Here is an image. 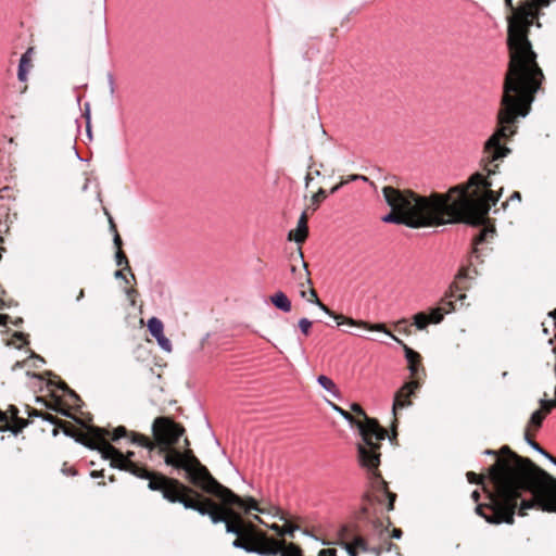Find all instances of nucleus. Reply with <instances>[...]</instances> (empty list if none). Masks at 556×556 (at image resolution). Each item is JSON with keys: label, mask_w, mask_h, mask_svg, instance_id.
I'll list each match as a JSON object with an SVG mask.
<instances>
[{"label": "nucleus", "mask_w": 556, "mask_h": 556, "mask_svg": "<svg viewBox=\"0 0 556 556\" xmlns=\"http://www.w3.org/2000/svg\"><path fill=\"white\" fill-rule=\"evenodd\" d=\"M541 455L546 457L549 460V457H553L551 454H548L545 450L542 448V452H539Z\"/></svg>", "instance_id": "4d7b16f0"}, {"label": "nucleus", "mask_w": 556, "mask_h": 556, "mask_svg": "<svg viewBox=\"0 0 556 556\" xmlns=\"http://www.w3.org/2000/svg\"><path fill=\"white\" fill-rule=\"evenodd\" d=\"M28 425V421L22 418H17L15 420V429L13 430L14 433L17 431H21L23 428H25Z\"/></svg>", "instance_id": "79ce46f5"}, {"label": "nucleus", "mask_w": 556, "mask_h": 556, "mask_svg": "<svg viewBox=\"0 0 556 556\" xmlns=\"http://www.w3.org/2000/svg\"><path fill=\"white\" fill-rule=\"evenodd\" d=\"M148 488L151 491L161 492L163 497L170 503H180L184 505V502H187L190 494H194L197 497H200L199 493L191 488L185 485L177 479L167 478L163 475H159V477L150 479Z\"/></svg>", "instance_id": "0eeeda50"}, {"label": "nucleus", "mask_w": 556, "mask_h": 556, "mask_svg": "<svg viewBox=\"0 0 556 556\" xmlns=\"http://www.w3.org/2000/svg\"><path fill=\"white\" fill-rule=\"evenodd\" d=\"M327 198V193L324 189H319L313 197H312V204L316 208L321 201H324Z\"/></svg>", "instance_id": "473e14b6"}, {"label": "nucleus", "mask_w": 556, "mask_h": 556, "mask_svg": "<svg viewBox=\"0 0 556 556\" xmlns=\"http://www.w3.org/2000/svg\"><path fill=\"white\" fill-rule=\"evenodd\" d=\"M351 409L364 417V421L355 419L354 422L363 439V444H358L359 463L369 471H375L380 464L379 443L386 439L387 430L376 419L368 417L359 404L353 403Z\"/></svg>", "instance_id": "39448f33"}, {"label": "nucleus", "mask_w": 556, "mask_h": 556, "mask_svg": "<svg viewBox=\"0 0 556 556\" xmlns=\"http://www.w3.org/2000/svg\"><path fill=\"white\" fill-rule=\"evenodd\" d=\"M298 253H299V257L301 260H303V254H302V250L301 249H298ZM302 264H303V271H299V280H300V286H303L304 282L302 281L303 279L307 282V283H311V280L308 278V271L306 269V264L304 263V261H302Z\"/></svg>", "instance_id": "cd10ccee"}, {"label": "nucleus", "mask_w": 556, "mask_h": 556, "mask_svg": "<svg viewBox=\"0 0 556 556\" xmlns=\"http://www.w3.org/2000/svg\"><path fill=\"white\" fill-rule=\"evenodd\" d=\"M84 296H85V292H84V290L81 289V290L79 291L78 296H77V301H80Z\"/></svg>", "instance_id": "052dcab7"}, {"label": "nucleus", "mask_w": 556, "mask_h": 556, "mask_svg": "<svg viewBox=\"0 0 556 556\" xmlns=\"http://www.w3.org/2000/svg\"><path fill=\"white\" fill-rule=\"evenodd\" d=\"M115 261L117 266H124L125 268H129L128 260L122 250H117L115 254Z\"/></svg>", "instance_id": "f704fd0d"}, {"label": "nucleus", "mask_w": 556, "mask_h": 556, "mask_svg": "<svg viewBox=\"0 0 556 556\" xmlns=\"http://www.w3.org/2000/svg\"><path fill=\"white\" fill-rule=\"evenodd\" d=\"M270 529L275 531L279 536L289 535L291 538L294 536V532L299 530V527L286 521L285 525L279 526L277 523H273Z\"/></svg>", "instance_id": "aec40b11"}, {"label": "nucleus", "mask_w": 556, "mask_h": 556, "mask_svg": "<svg viewBox=\"0 0 556 556\" xmlns=\"http://www.w3.org/2000/svg\"><path fill=\"white\" fill-rule=\"evenodd\" d=\"M311 299L308 300L311 303L317 305L323 312L328 314L329 316L333 317L334 320H337V325H349V326H355L364 329H369L371 331H379L383 332L386 336L390 337L392 340L403 344V341L400 340L397 337H395L393 333H391L383 324H375V325H368L365 321H357L352 318H344L340 315L334 314L331 312L317 296V293L314 289L309 290Z\"/></svg>", "instance_id": "1a4fd4ad"}, {"label": "nucleus", "mask_w": 556, "mask_h": 556, "mask_svg": "<svg viewBox=\"0 0 556 556\" xmlns=\"http://www.w3.org/2000/svg\"><path fill=\"white\" fill-rule=\"evenodd\" d=\"M484 454H486V455H495L496 453L493 450H486V451H484Z\"/></svg>", "instance_id": "0e129e2a"}, {"label": "nucleus", "mask_w": 556, "mask_h": 556, "mask_svg": "<svg viewBox=\"0 0 556 556\" xmlns=\"http://www.w3.org/2000/svg\"><path fill=\"white\" fill-rule=\"evenodd\" d=\"M90 439L85 443L86 446L100 452L104 459L111 460V466L119 470L130 472L140 479H154L159 475L148 471L146 468L138 466L136 463L125 457L122 452L111 445L105 437L109 435V431L103 428L92 427L89 429Z\"/></svg>", "instance_id": "423d86ee"}, {"label": "nucleus", "mask_w": 556, "mask_h": 556, "mask_svg": "<svg viewBox=\"0 0 556 556\" xmlns=\"http://www.w3.org/2000/svg\"><path fill=\"white\" fill-rule=\"evenodd\" d=\"M341 539L344 541L343 544H344V548L346 551V553L350 555V556H358V551L357 548L352 545V543L349 541L350 536L346 534V535H343L341 534Z\"/></svg>", "instance_id": "bb28decb"}, {"label": "nucleus", "mask_w": 556, "mask_h": 556, "mask_svg": "<svg viewBox=\"0 0 556 556\" xmlns=\"http://www.w3.org/2000/svg\"><path fill=\"white\" fill-rule=\"evenodd\" d=\"M131 443L139 445V446H143V447L148 448L149 451H153L155 447V444L153 442H151L147 437H144L142 434H138V433L131 434Z\"/></svg>", "instance_id": "b1692460"}, {"label": "nucleus", "mask_w": 556, "mask_h": 556, "mask_svg": "<svg viewBox=\"0 0 556 556\" xmlns=\"http://www.w3.org/2000/svg\"><path fill=\"white\" fill-rule=\"evenodd\" d=\"M381 484V490L383 491V493L388 496L389 498V504H388V510H392L393 507H394V501H395V497L396 495L394 493H391L387 490V483L386 481L381 480L380 482Z\"/></svg>", "instance_id": "2f4dec72"}, {"label": "nucleus", "mask_w": 556, "mask_h": 556, "mask_svg": "<svg viewBox=\"0 0 556 556\" xmlns=\"http://www.w3.org/2000/svg\"><path fill=\"white\" fill-rule=\"evenodd\" d=\"M101 475H102V473H101V472H98V471H92V472H91V477H92V478H98V477H100Z\"/></svg>", "instance_id": "680f3d73"}, {"label": "nucleus", "mask_w": 556, "mask_h": 556, "mask_svg": "<svg viewBox=\"0 0 556 556\" xmlns=\"http://www.w3.org/2000/svg\"><path fill=\"white\" fill-rule=\"evenodd\" d=\"M85 117H86V132L89 138H91V128H90V104H85Z\"/></svg>", "instance_id": "e433bc0d"}, {"label": "nucleus", "mask_w": 556, "mask_h": 556, "mask_svg": "<svg viewBox=\"0 0 556 556\" xmlns=\"http://www.w3.org/2000/svg\"><path fill=\"white\" fill-rule=\"evenodd\" d=\"M35 416H37V417H43V419H45V420H47V421H49V422H51V424H53V422H54V420H55V417H54V416H52V415H46V416H43V415H42V414H40V413H35Z\"/></svg>", "instance_id": "c03bdc74"}, {"label": "nucleus", "mask_w": 556, "mask_h": 556, "mask_svg": "<svg viewBox=\"0 0 556 556\" xmlns=\"http://www.w3.org/2000/svg\"><path fill=\"white\" fill-rule=\"evenodd\" d=\"M317 383L327 392H329L334 397H340V391L337 387V384L333 382L332 379L325 375H319L316 379Z\"/></svg>", "instance_id": "a211bd4d"}, {"label": "nucleus", "mask_w": 556, "mask_h": 556, "mask_svg": "<svg viewBox=\"0 0 556 556\" xmlns=\"http://www.w3.org/2000/svg\"><path fill=\"white\" fill-rule=\"evenodd\" d=\"M494 488L495 491L493 493H489V503L479 504L475 509L476 514L491 525H513L514 519L511 515V507L506 506L504 508V502L500 495V490L496 485H494Z\"/></svg>", "instance_id": "6e6552de"}, {"label": "nucleus", "mask_w": 556, "mask_h": 556, "mask_svg": "<svg viewBox=\"0 0 556 556\" xmlns=\"http://www.w3.org/2000/svg\"><path fill=\"white\" fill-rule=\"evenodd\" d=\"M490 186L491 182L483 175L476 173L466 185H458L451 188L447 193H440L447 206L444 210V218L447 217L446 223L463 222L475 226L483 224L491 206L496 204L498 197L492 190H486L480 198L477 197V192L469 197L468 188H489Z\"/></svg>", "instance_id": "20e7f679"}, {"label": "nucleus", "mask_w": 556, "mask_h": 556, "mask_svg": "<svg viewBox=\"0 0 556 556\" xmlns=\"http://www.w3.org/2000/svg\"><path fill=\"white\" fill-rule=\"evenodd\" d=\"M382 195L391 212L381 220L387 224L405 225L421 228L446 223L444 210L447 208L440 193L420 197L410 190H400L391 186L382 188Z\"/></svg>", "instance_id": "7ed1b4c3"}, {"label": "nucleus", "mask_w": 556, "mask_h": 556, "mask_svg": "<svg viewBox=\"0 0 556 556\" xmlns=\"http://www.w3.org/2000/svg\"><path fill=\"white\" fill-rule=\"evenodd\" d=\"M510 200H517V201H520L521 200V194L518 192V191H515L513 192V194L510 195L509 198Z\"/></svg>", "instance_id": "09e8293b"}, {"label": "nucleus", "mask_w": 556, "mask_h": 556, "mask_svg": "<svg viewBox=\"0 0 556 556\" xmlns=\"http://www.w3.org/2000/svg\"><path fill=\"white\" fill-rule=\"evenodd\" d=\"M99 11H100V13H103V11H104V0H99Z\"/></svg>", "instance_id": "5fc2aeb1"}, {"label": "nucleus", "mask_w": 556, "mask_h": 556, "mask_svg": "<svg viewBox=\"0 0 556 556\" xmlns=\"http://www.w3.org/2000/svg\"><path fill=\"white\" fill-rule=\"evenodd\" d=\"M418 388V382L409 381L405 383L394 396L392 412L395 415L397 409H402L412 405L409 400L410 395L414 394L415 390Z\"/></svg>", "instance_id": "f8f14e48"}, {"label": "nucleus", "mask_w": 556, "mask_h": 556, "mask_svg": "<svg viewBox=\"0 0 556 556\" xmlns=\"http://www.w3.org/2000/svg\"><path fill=\"white\" fill-rule=\"evenodd\" d=\"M127 435V429L124 426H119L114 429L111 439L113 441H118L122 438H125Z\"/></svg>", "instance_id": "c9c22d12"}, {"label": "nucleus", "mask_w": 556, "mask_h": 556, "mask_svg": "<svg viewBox=\"0 0 556 556\" xmlns=\"http://www.w3.org/2000/svg\"><path fill=\"white\" fill-rule=\"evenodd\" d=\"M549 462L556 466V458L555 457H549Z\"/></svg>", "instance_id": "774afa93"}, {"label": "nucleus", "mask_w": 556, "mask_h": 556, "mask_svg": "<svg viewBox=\"0 0 556 556\" xmlns=\"http://www.w3.org/2000/svg\"><path fill=\"white\" fill-rule=\"evenodd\" d=\"M109 222H110L111 230L114 231V238H113L114 244L117 247V250H121L122 239H121V236L118 235V232L116 230V226H115V224L113 222V218L111 216L109 217Z\"/></svg>", "instance_id": "72a5a7b5"}, {"label": "nucleus", "mask_w": 556, "mask_h": 556, "mask_svg": "<svg viewBox=\"0 0 556 556\" xmlns=\"http://www.w3.org/2000/svg\"><path fill=\"white\" fill-rule=\"evenodd\" d=\"M544 418H545V415L542 410L533 412L530 417L528 428H530V427H534L535 429L540 428L542 426Z\"/></svg>", "instance_id": "393cba45"}, {"label": "nucleus", "mask_w": 556, "mask_h": 556, "mask_svg": "<svg viewBox=\"0 0 556 556\" xmlns=\"http://www.w3.org/2000/svg\"><path fill=\"white\" fill-rule=\"evenodd\" d=\"M486 170H488V174L491 175V174H494L495 173V169L490 167V166H486Z\"/></svg>", "instance_id": "e2e57ef3"}, {"label": "nucleus", "mask_w": 556, "mask_h": 556, "mask_svg": "<svg viewBox=\"0 0 556 556\" xmlns=\"http://www.w3.org/2000/svg\"><path fill=\"white\" fill-rule=\"evenodd\" d=\"M341 534H343V535L348 534L350 536L349 541L352 543V545H354L357 548V551H362L364 553L369 552V545L363 536L352 535L350 533V531L348 530V528H345V527L342 528Z\"/></svg>", "instance_id": "6ab92c4d"}, {"label": "nucleus", "mask_w": 556, "mask_h": 556, "mask_svg": "<svg viewBox=\"0 0 556 556\" xmlns=\"http://www.w3.org/2000/svg\"><path fill=\"white\" fill-rule=\"evenodd\" d=\"M430 324L428 315L424 312L417 313L413 316V325L418 330H425Z\"/></svg>", "instance_id": "5701e85b"}, {"label": "nucleus", "mask_w": 556, "mask_h": 556, "mask_svg": "<svg viewBox=\"0 0 556 556\" xmlns=\"http://www.w3.org/2000/svg\"><path fill=\"white\" fill-rule=\"evenodd\" d=\"M549 317H552L553 319H556V308L554 311H552L549 314Z\"/></svg>", "instance_id": "69168bd1"}, {"label": "nucleus", "mask_w": 556, "mask_h": 556, "mask_svg": "<svg viewBox=\"0 0 556 556\" xmlns=\"http://www.w3.org/2000/svg\"><path fill=\"white\" fill-rule=\"evenodd\" d=\"M368 553H372L376 556H380L382 554V548L381 547H369Z\"/></svg>", "instance_id": "49530a36"}, {"label": "nucleus", "mask_w": 556, "mask_h": 556, "mask_svg": "<svg viewBox=\"0 0 556 556\" xmlns=\"http://www.w3.org/2000/svg\"><path fill=\"white\" fill-rule=\"evenodd\" d=\"M528 444L538 453L542 452V447L533 440H528Z\"/></svg>", "instance_id": "a18cd8bd"}, {"label": "nucleus", "mask_w": 556, "mask_h": 556, "mask_svg": "<svg viewBox=\"0 0 556 556\" xmlns=\"http://www.w3.org/2000/svg\"><path fill=\"white\" fill-rule=\"evenodd\" d=\"M329 404L334 412H337L350 424L351 427H354L355 418L349 412L344 410L343 408L331 402H329Z\"/></svg>", "instance_id": "a878e982"}, {"label": "nucleus", "mask_w": 556, "mask_h": 556, "mask_svg": "<svg viewBox=\"0 0 556 556\" xmlns=\"http://www.w3.org/2000/svg\"><path fill=\"white\" fill-rule=\"evenodd\" d=\"M163 323L157 317H151L148 320V330L153 338L163 334Z\"/></svg>", "instance_id": "412c9836"}, {"label": "nucleus", "mask_w": 556, "mask_h": 556, "mask_svg": "<svg viewBox=\"0 0 556 556\" xmlns=\"http://www.w3.org/2000/svg\"><path fill=\"white\" fill-rule=\"evenodd\" d=\"M271 304L282 311L283 313H289L292 308L291 302L288 296L282 292L278 291L270 296Z\"/></svg>", "instance_id": "dca6fc26"}, {"label": "nucleus", "mask_w": 556, "mask_h": 556, "mask_svg": "<svg viewBox=\"0 0 556 556\" xmlns=\"http://www.w3.org/2000/svg\"><path fill=\"white\" fill-rule=\"evenodd\" d=\"M312 327V321L307 318H301L299 320V328L301 329L302 333H304L305 336L308 334V331Z\"/></svg>", "instance_id": "4c0bfd02"}, {"label": "nucleus", "mask_w": 556, "mask_h": 556, "mask_svg": "<svg viewBox=\"0 0 556 556\" xmlns=\"http://www.w3.org/2000/svg\"><path fill=\"white\" fill-rule=\"evenodd\" d=\"M318 556H337V551L334 548H324L319 551Z\"/></svg>", "instance_id": "37998d69"}, {"label": "nucleus", "mask_w": 556, "mask_h": 556, "mask_svg": "<svg viewBox=\"0 0 556 556\" xmlns=\"http://www.w3.org/2000/svg\"><path fill=\"white\" fill-rule=\"evenodd\" d=\"M502 456L490 468V478L500 490L504 508L511 507L513 519L517 508V500L523 491L532 493L531 500H523L519 506V515L534 507L543 511L556 513V478L538 467L531 459L511 452L508 446L501 448Z\"/></svg>", "instance_id": "f257e3e1"}, {"label": "nucleus", "mask_w": 556, "mask_h": 556, "mask_svg": "<svg viewBox=\"0 0 556 556\" xmlns=\"http://www.w3.org/2000/svg\"><path fill=\"white\" fill-rule=\"evenodd\" d=\"M184 507L186 509L195 510L202 516H206L211 508L215 507V503L208 497L199 501L190 496L187 502H184Z\"/></svg>", "instance_id": "4468645a"}, {"label": "nucleus", "mask_w": 556, "mask_h": 556, "mask_svg": "<svg viewBox=\"0 0 556 556\" xmlns=\"http://www.w3.org/2000/svg\"><path fill=\"white\" fill-rule=\"evenodd\" d=\"M134 452H128L126 455H124L125 457H128L130 460H131V457L134 456Z\"/></svg>", "instance_id": "338daca9"}, {"label": "nucleus", "mask_w": 556, "mask_h": 556, "mask_svg": "<svg viewBox=\"0 0 556 556\" xmlns=\"http://www.w3.org/2000/svg\"><path fill=\"white\" fill-rule=\"evenodd\" d=\"M215 496V494H213ZM216 497L218 498V496L216 495ZM242 500V505H237V504H232V503H225L220 497L219 500L222 501L223 505L225 507H219L216 503H215V507L214 508H211V510L208 511V514L206 516H208L212 520L213 523H219V522H224L226 521V519L228 518L227 514L225 513V508L226 507H237L239 509H242L243 511L245 513H249L250 510H258L257 508V504L256 502L252 498V497H249L247 500L240 497Z\"/></svg>", "instance_id": "9b49d317"}, {"label": "nucleus", "mask_w": 556, "mask_h": 556, "mask_svg": "<svg viewBox=\"0 0 556 556\" xmlns=\"http://www.w3.org/2000/svg\"><path fill=\"white\" fill-rule=\"evenodd\" d=\"M403 346L405 352V358L408 362V364L417 363L420 357L419 354L405 344H403Z\"/></svg>", "instance_id": "c85d7f7f"}, {"label": "nucleus", "mask_w": 556, "mask_h": 556, "mask_svg": "<svg viewBox=\"0 0 556 556\" xmlns=\"http://www.w3.org/2000/svg\"><path fill=\"white\" fill-rule=\"evenodd\" d=\"M402 534H403V532L401 529H393V531H392V538H394V539H397V540L401 539Z\"/></svg>", "instance_id": "de8ad7c7"}, {"label": "nucleus", "mask_w": 556, "mask_h": 556, "mask_svg": "<svg viewBox=\"0 0 556 556\" xmlns=\"http://www.w3.org/2000/svg\"><path fill=\"white\" fill-rule=\"evenodd\" d=\"M408 369L412 375H415L417 372V365L416 363L409 364Z\"/></svg>", "instance_id": "8fccbe9b"}, {"label": "nucleus", "mask_w": 556, "mask_h": 556, "mask_svg": "<svg viewBox=\"0 0 556 556\" xmlns=\"http://www.w3.org/2000/svg\"><path fill=\"white\" fill-rule=\"evenodd\" d=\"M492 232H493V230H490V229H488V228L482 229V230L479 232V235L475 238V240H473V244H475V245H478V244L482 243V242L485 240L486 236H488L489 233H492Z\"/></svg>", "instance_id": "ea45409f"}, {"label": "nucleus", "mask_w": 556, "mask_h": 556, "mask_svg": "<svg viewBox=\"0 0 556 556\" xmlns=\"http://www.w3.org/2000/svg\"><path fill=\"white\" fill-rule=\"evenodd\" d=\"M232 546L235 548H241V549H244L245 552L248 553H251V549H253V545H250V544H247L244 543L241 539H236L233 542H232Z\"/></svg>", "instance_id": "58836bf2"}, {"label": "nucleus", "mask_w": 556, "mask_h": 556, "mask_svg": "<svg viewBox=\"0 0 556 556\" xmlns=\"http://www.w3.org/2000/svg\"><path fill=\"white\" fill-rule=\"evenodd\" d=\"M307 235H308L307 219H306L305 212H303L298 220V226L294 231L293 240L296 243H302L307 238Z\"/></svg>", "instance_id": "f3484780"}, {"label": "nucleus", "mask_w": 556, "mask_h": 556, "mask_svg": "<svg viewBox=\"0 0 556 556\" xmlns=\"http://www.w3.org/2000/svg\"><path fill=\"white\" fill-rule=\"evenodd\" d=\"M454 309L453 303L451 301H442V306L433 307L430 309L428 317L431 324H440L445 314L451 313Z\"/></svg>", "instance_id": "2eb2a0df"}, {"label": "nucleus", "mask_w": 556, "mask_h": 556, "mask_svg": "<svg viewBox=\"0 0 556 556\" xmlns=\"http://www.w3.org/2000/svg\"><path fill=\"white\" fill-rule=\"evenodd\" d=\"M225 513L228 516V518L225 521L226 531L238 536L243 535L245 532V523L241 519L240 515L236 513L235 509L231 507H226Z\"/></svg>", "instance_id": "ddd939ff"}, {"label": "nucleus", "mask_w": 556, "mask_h": 556, "mask_svg": "<svg viewBox=\"0 0 556 556\" xmlns=\"http://www.w3.org/2000/svg\"><path fill=\"white\" fill-rule=\"evenodd\" d=\"M156 341H157V344L160 345V348L162 350H164L165 352H170L172 351V343L169 341V339H167L164 333L161 334V336H157L154 338Z\"/></svg>", "instance_id": "7c9ffc66"}, {"label": "nucleus", "mask_w": 556, "mask_h": 556, "mask_svg": "<svg viewBox=\"0 0 556 556\" xmlns=\"http://www.w3.org/2000/svg\"><path fill=\"white\" fill-rule=\"evenodd\" d=\"M29 62H30V60L28 58V52H26L21 56L20 64H18L17 77L21 81H26V79H27V71L29 67Z\"/></svg>", "instance_id": "4be33fe9"}, {"label": "nucleus", "mask_w": 556, "mask_h": 556, "mask_svg": "<svg viewBox=\"0 0 556 556\" xmlns=\"http://www.w3.org/2000/svg\"><path fill=\"white\" fill-rule=\"evenodd\" d=\"M152 431L156 442L161 445V451H167L164 458L166 465L182 469L187 479L204 492L217 495L225 503L242 505L240 496L220 484L208 469L200 463L192 451L179 452L169 448L184 434V427L168 417H157L153 421Z\"/></svg>", "instance_id": "f03ea898"}, {"label": "nucleus", "mask_w": 556, "mask_h": 556, "mask_svg": "<svg viewBox=\"0 0 556 556\" xmlns=\"http://www.w3.org/2000/svg\"><path fill=\"white\" fill-rule=\"evenodd\" d=\"M467 479L470 483H481L483 480L482 476H479L472 471L467 472Z\"/></svg>", "instance_id": "a19ab883"}, {"label": "nucleus", "mask_w": 556, "mask_h": 556, "mask_svg": "<svg viewBox=\"0 0 556 556\" xmlns=\"http://www.w3.org/2000/svg\"><path fill=\"white\" fill-rule=\"evenodd\" d=\"M471 497H472V500H473L475 502H478V501H479V498H480V493H479V491L475 490V491L472 492V494H471Z\"/></svg>", "instance_id": "3c124183"}, {"label": "nucleus", "mask_w": 556, "mask_h": 556, "mask_svg": "<svg viewBox=\"0 0 556 556\" xmlns=\"http://www.w3.org/2000/svg\"><path fill=\"white\" fill-rule=\"evenodd\" d=\"M340 187H341V184L333 186V187L330 189V193H331V194H332V193H336V192L340 189Z\"/></svg>", "instance_id": "864d4df0"}, {"label": "nucleus", "mask_w": 556, "mask_h": 556, "mask_svg": "<svg viewBox=\"0 0 556 556\" xmlns=\"http://www.w3.org/2000/svg\"><path fill=\"white\" fill-rule=\"evenodd\" d=\"M23 366V363L21 362H16L13 366H12V370H16L17 368H21Z\"/></svg>", "instance_id": "6e6d98bb"}, {"label": "nucleus", "mask_w": 556, "mask_h": 556, "mask_svg": "<svg viewBox=\"0 0 556 556\" xmlns=\"http://www.w3.org/2000/svg\"><path fill=\"white\" fill-rule=\"evenodd\" d=\"M251 553L262 556H303L298 545L293 543L286 545L283 541L268 538H262L256 545H253Z\"/></svg>", "instance_id": "9d476101"}, {"label": "nucleus", "mask_w": 556, "mask_h": 556, "mask_svg": "<svg viewBox=\"0 0 556 556\" xmlns=\"http://www.w3.org/2000/svg\"><path fill=\"white\" fill-rule=\"evenodd\" d=\"M528 440H532L529 434V429L525 431V441L528 443Z\"/></svg>", "instance_id": "13d9d810"}, {"label": "nucleus", "mask_w": 556, "mask_h": 556, "mask_svg": "<svg viewBox=\"0 0 556 556\" xmlns=\"http://www.w3.org/2000/svg\"><path fill=\"white\" fill-rule=\"evenodd\" d=\"M556 397V395H555ZM540 405H541V409L544 415L546 416V414H548L553 407H556V399L555 400H545V399H541L540 400Z\"/></svg>", "instance_id": "c756f323"}, {"label": "nucleus", "mask_w": 556, "mask_h": 556, "mask_svg": "<svg viewBox=\"0 0 556 556\" xmlns=\"http://www.w3.org/2000/svg\"><path fill=\"white\" fill-rule=\"evenodd\" d=\"M114 276H115V278H117V279H119V278H121V279H125V276H124V274H123V271H122V270H116V271H115V274H114Z\"/></svg>", "instance_id": "603ef678"}, {"label": "nucleus", "mask_w": 556, "mask_h": 556, "mask_svg": "<svg viewBox=\"0 0 556 556\" xmlns=\"http://www.w3.org/2000/svg\"><path fill=\"white\" fill-rule=\"evenodd\" d=\"M65 473L71 475V476H75L76 475V470L73 469V468H70L68 470L65 471Z\"/></svg>", "instance_id": "bf43d9fd"}]
</instances>
